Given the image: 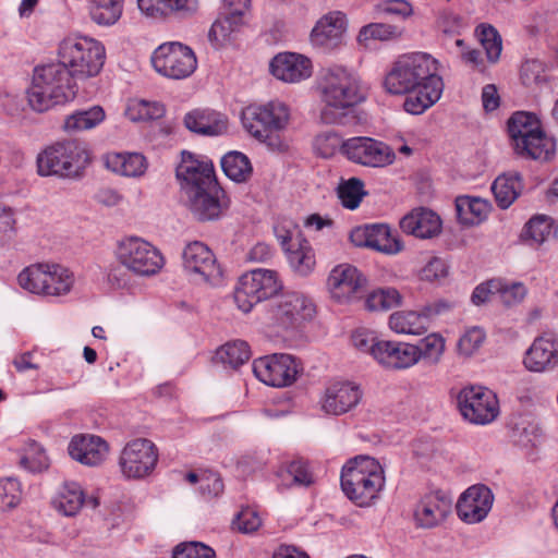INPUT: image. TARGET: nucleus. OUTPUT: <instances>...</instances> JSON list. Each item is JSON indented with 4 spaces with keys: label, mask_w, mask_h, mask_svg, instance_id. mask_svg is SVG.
Returning a JSON list of instances; mask_svg holds the SVG:
<instances>
[{
    "label": "nucleus",
    "mask_w": 558,
    "mask_h": 558,
    "mask_svg": "<svg viewBox=\"0 0 558 558\" xmlns=\"http://www.w3.org/2000/svg\"><path fill=\"white\" fill-rule=\"evenodd\" d=\"M342 141L335 132L318 134L313 143L314 150L323 158L332 157L338 149L341 150Z\"/></svg>",
    "instance_id": "obj_56"
},
{
    "label": "nucleus",
    "mask_w": 558,
    "mask_h": 558,
    "mask_svg": "<svg viewBox=\"0 0 558 558\" xmlns=\"http://www.w3.org/2000/svg\"><path fill=\"white\" fill-rule=\"evenodd\" d=\"M90 162L87 145L78 140H65L51 144L37 157L40 175L74 179L83 174Z\"/></svg>",
    "instance_id": "obj_6"
},
{
    "label": "nucleus",
    "mask_w": 558,
    "mask_h": 558,
    "mask_svg": "<svg viewBox=\"0 0 558 558\" xmlns=\"http://www.w3.org/2000/svg\"><path fill=\"white\" fill-rule=\"evenodd\" d=\"M282 284L278 275L269 269H254L240 278L234 292L238 307L248 313L255 304L278 295Z\"/></svg>",
    "instance_id": "obj_11"
},
{
    "label": "nucleus",
    "mask_w": 558,
    "mask_h": 558,
    "mask_svg": "<svg viewBox=\"0 0 558 558\" xmlns=\"http://www.w3.org/2000/svg\"><path fill=\"white\" fill-rule=\"evenodd\" d=\"M177 178L181 181L186 195L194 189H205L217 182L213 163L201 160L189 151H182L181 162L177 167Z\"/></svg>",
    "instance_id": "obj_21"
},
{
    "label": "nucleus",
    "mask_w": 558,
    "mask_h": 558,
    "mask_svg": "<svg viewBox=\"0 0 558 558\" xmlns=\"http://www.w3.org/2000/svg\"><path fill=\"white\" fill-rule=\"evenodd\" d=\"M61 63L73 78H89L99 74L105 63V48L87 37L63 39L58 49Z\"/></svg>",
    "instance_id": "obj_7"
},
{
    "label": "nucleus",
    "mask_w": 558,
    "mask_h": 558,
    "mask_svg": "<svg viewBox=\"0 0 558 558\" xmlns=\"http://www.w3.org/2000/svg\"><path fill=\"white\" fill-rule=\"evenodd\" d=\"M494 495L485 485L468 488L457 504L459 518L470 524L483 521L492 509Z\"/></svg>",
    "instance_id": "obj_23"
},
{
    "label": "nucleus",
    "mask_w": 558,
    "mask_h": 558,
    "mask_svg": "<svg viewBox=\"0 0 558 558\" xmlns=\"http://www.w3.org/2000/svg\"><path fill=\"white\" fill-rule=\"evenodd\" d=\"M270 71L280 81L298 83L312 75V62L299 53H279L271 60Z\"/></svg>",
    "instance_id": "obj_25"
},
{
    "label": "nucleus",
    "mask_w": 558,
    "mask_h": 558,
    "mask_svg": "<svg viewBox=\"0 0 558 558\" xmlns=\"http://www.w3.org/2000/svg\"><path fill=\"white\" fill-rule=\"evenodd\" d=\"M286 254L289 265L295 274L307 276L314 270L315 253L307 240L296 238V242L286 248Z\"/></svg>",
    "instance_id": "obj_35"
},
{
    "label": "nucleus",
    "mask_w": 558,
    "mask_h": 558,
    "mask_svg": "<svg viewBox=\"0 0 558 558\" xmlns=\"http://www.w3.org/2000/svg\"><path fill=\"white\" fill-rule=\"evenodd\" d=\"M433 310L427 307L423 312L398 311L390 315L389 327L399 335L421 336L428 329V317Z\"/></svg>",
    "instance_id": "obj_31"
},
{
    "label": "nucleus",
    "mask_w": 558,
    "mask_h": 558,
    "mask_svg": "<svg viewBox=\"0 0 558 558\" xmlns=\"http://www.w3.org/2000/svg\"><path fill=\"white\" fill-rule=\"evenodd\" d=\"M268 113L262 106H248L242 112V122L245 130L258 141L266 143L271 150H284L287 145L279 135H271L268 131Z\"/></svg>",
    "instance_id": "obj_28"
},
{
    "label": "nucleus",
    "mask_w": 558,
    "mask_h": 558,
    "mask_svg": "<svg viewBox=\"0 0 558 558\" xmlns=\"http://www.w3.org/2000/svg\"><path fill=\"white\" fill-rule=\"evenodd\" d=\"M140 10L147 16L162 17L178 11H192L195 0H137Z\"/></svg>",
    "instance_id": "obj_39"
},
{
    "label": "nucleus",
    "mask_w": 558,
    "mask_h": 558,
    "mask_svg": "<svg viewBox=\"0 0 558 558\" xmlns=\"http://www.w3.org/2000/svg\"><path fill=\"white\" fill-rule=\"evenodd\" d=\"M414 351L415 364L424 361L428 365H436L444 354L445 340L438 333H430L414 344Z\"/></svg>",
    "instance_id": "obj_40"
},
{
    "label": "nucleus",
    "mask_w": 558,
    "mask_h": 558,
    "mask_svg": "<svg viewBox=\"0 0 558 558\" xmlns=\"http://www.w3.org/2000/svg\"><path fill=\"white\" fill-rule=\"evenodd\" d=\"M126 113L132 121L156 120L163 117L165 107L159 102L137 100L128 107Z\"/></svg>",
    "instance_id": "obj_53"
},
{
    "label": "nucleus",
    "mask_w": 558,
    "mask_h": 558,
    "mask_svg": "<svg viewBox=\"0 0 558 558\" xmlns=\"http://www.w3.org/2000/svg\"><path fill=\"white\" fill-rule=\"evenodd\" d=\"M458 219L465 226H475L486 219L490 205L480 197L460 196L456 199Z\"/></svg>",
    "instance_id": "obj_37"
},
{
    "label": "nucleus",
    "mask_w": 558,
    "mask_h": 558,
    "mask_svg": "<svg viewBox=\"0 0 558 558\" xmlns=\"http://www.w3.org/2000/svg\"><path fill=\"white\" fill-rule=\"evenodd\" d=\"M452 498L450 494L439 489L425 495L416 505L414 520L418 527L432 529L441 525L451 513Z\"/></svg>",
    "instance_id": "obj_22"
},
{
    "label": "nucleus",
    "mask_w": 558,
    "mask_h": 558,
    "mask_svg": "<svg viewBox=\"0 0 558 558\" xmlns=\"http://www.w3.org/2000/svg\"><path fill=\"white\" fill-rule=\"evenodd\" d=\"M376 361L389 369H407L415 365L414 344L383 340L375 349Z\"/></svg>",
    "instance_id": "obj_29"
},
{
    "label": "nucleus",
    "mask_w": 558,
    "mask_h": 558,
    "mask_svg": "<svg viewBox=\"0 0 558 558\" xmlns=\"http://www.w3.org/2000/svg\"><path fill=\"white\" fill-rule=\"evenodd\" d=\"M403 232L420 239L437 235L441 230L440 218L428 209H416L403 217L400 221Z\"/></svg>",
    "instance_id": "obj_30"
},
{
    "label": "nucleus",
    "mask_w": 558,
    "mask_h": 558,
    "mask_svg": "<svg viewBox=\"0 0 558 558\" xmlns=\"http://www.w3.org/2000/svg\"><path fill=\"white\" fill-rule=\"evenodd\" d=\"M21 485L17 480L8 477L0 480V509L9 510L21 501Z\"/></svg>",
    "instance_id": "obj_55"
},
{
    "label": "nucleus",
    "mask_w": 558,
    "mask_h": 558,
    "mask_svg": "<svg viewBox=\"0 0 558 558\" xmlns=\"http://www.w3.org/2000/svg\"><path fill=\"white\" fill-rule=\"evenodd\" d=\"M523 363L536 373L555 368L558 365V339L553 335L537 337L527 349Z\"/></svg>",
    "instance_id": "obj_24"
},
{
    "label": "nucleus",
    "mask_w": 558,
    "mask_h": 558,
    "mask_svg": "<svg viewBox=\"0 0 558 558\" xmlns=\"http://www.w3.org/2000/svg\"><path fill=\"white\" fill-rule=\"evenodd\" d=\"M318 88L324 102L320 121L325 124H345L350 109L364 99L357 77L342 66L323 70Z\"/></svg>",
    "instance_id": "obj_2"
},
{
    "label": "nucleus",
    "mask_w": 558,
    "mask_h": 558,
    "mask_svg": "<svg viewBox=\"0 0 558 558\" xmlns=\"http://www.w3.org/2000/svg\"><path fill=\"white\" fill-rule=\"evenodd\" d=\"M508 133L514 151L524 158L548 160L555 153V142L542 129L531 112L517 111L508 120Z\"/></svg>",
    "instance_id": "obj_5"
},
{
    "label": "nucleus",
    "mask_w": 558,
    "mask_h": 558,
    "mask_svg": "<svg viewBox=\"0 0 558 558\" xmlns=\"http://www.w3.org/2000/svg\"><path fill=\"white\" fill-rule=\"evenodd\" d=\"M184 268L196 276L204 282L217 284L222 271L217 264L216 257L211 250L203 242L194 241L189 243L183 250Z\"/></svg>",
    "instance_id": "obj_20"
},
{
    "label": "nucleus",
    "mask_w": 558,
    "mask_h": 558,
    "mask_svg": "<svg viewBox=\"0 0 558 558\" xmlns=\"http://www.w3.org/2000/svg\"><path fill=\"white\" fill-rule=\"evenodd\" d=\"M69 454L77 462L94 466L100 464L107 457V442L95 435H75L68 447Z\"/></svg>",
    "instance_id": "obj_26"
},
{
    "label": "nucleus",
    "mask_w": 558,
    "mask_h": 558,
    "mask_svg": "<svg viewBox=\"0 0 558 558\" xmlns=\"http://www.w3.org/2000/svg\"><path fill=\"white\" fill-rule=\"evenodd\" d=\"M241 25L242 15L222 12L221 16L211 25L208 37L217 46H222L232 39V35L239 31Z\"/></svg>",
    "instance_id": "obj_42"
},
{
    "label": "nucleus",
    "mask_w": 558,
    "mask_h": 558,
    "mask_svg": "<svg viewBox=\"0 0 558 558\" xmlns=\"http://www.w3.org/2000/svg\"><path fill=\"white\" fill-rule=\"evenodd\" d=\"M402 31L390 24L371 23L363 26L357 35L359 43H366L371 39L390 40L401 37Z\"/></svg>",
    "instance_id": "obj_51"
},
{
    "label": "nucleus",
    "mask_w": 558,
    "mask_h": 558,
    "mask_svg": "<svg viewBox=\"0 0 558 558\" xmlns=\"http://www.w3.org/2000/svg\"><path fill=\"white\" fill-rule=\"evenodd\" d=\"M363 391L359 385L349 380L329 383L320 399L319 409L328 415L340 416L354 409L362 400Z\"/></svg>",
    "instance_id": "obj_18"
},
{
    "label": "nucleus",
    "mask_w": 558,
    "mask_h": 558,
    "mask_svg": "<svg viewBox=\"0 0 558 558\" xmlns=\"http://www.w3.org/2000/svg\"><path fill=\"white\" fill-rule=\"evenodd\" d=\"M402 296L395 288H378L372 291L365 301L369 311H389L401 305Z\"/></svg>",
    "instance_id": "obj_47"
},
{
    "label": "nucleus",
    "mask_w": 558,
    "mask_h": 558,
    "mask_svg": "<svg viewBox=\"0 0 558 558\" xmlns=\"http://www.w3.org/2000/svg\"><path fill=\"white\" fill-rule=\"evenodd\" d=\"M551 233L550 219L547 216H535L525 225L522 238L531 245L542 244Z\"/></svg>",
    "instance_id": "obj_50"
},
{
    "label": "nucleus",
    "mask_w": 558,
    "mask_h": 558,
    "mask_svg": "<svg viewBox=\"0 0 558 558\" xmlns=\"http://www.w3.org/2000/svg\"><path fill=\"white\" fill-rule=\"evenodd\" d=\"M500 288L497 295L502 304L508 307L521 303L526 295V289L520 282L507 283L501 280Z\"/></svg>",
    "instance_id": "obj_60"
},
{
    "label": "nucleus",
    "mask_w": 558,
    "mask_h": 558,
    "mask_svg": "<svg viewBox=\"0 0 558 558\" xmlns=\"http://www.w3.org/2000/svg\"><path fill=\"white\" fill-rule=\"evenodd\" d=\"M365 284V277L350 264L333 267L327 279L330 296L338 303L352 302L364 290Z\"/></svg>",
    "instance_id": "obj_19"
},
{
    "label": "nucleus",
    "mask_w": 558,
    "mask_h": 558,
    "mask_svg": "<svg viewBox=\"0 0 558 558\" xmlns=\"http://www.w3.org/2000/svg\"><path fill=\"white\" fill-rule=\"evenodd\" d=\"M262 524V520L257 512L252 509H243L233 521V525L240 532L252 533L255 532Z\"/></svg>",
    "instance_id": "obj_63"
},
{
    "label": "nucleus",
    "mask_w": 558,
    "mask_h": 558,
    "mask_svg": "<svg viewBox=\"0 0 558 558\" xmlns=\"http://www.w3.org/2000/svg\"><path fill=\"white\" fill-rule=\"evenodd\" d=\"M158 460L157 448L146 438H137L126 444L120 456L122 473L129 478L148 475Z\"/></svg>",
    "instance_id": "obj_16"
},
{
    "label": "nucleus",
    "mask_w": 558,
    "mask_h": 558,
    "mask_svg": "<svg viewBox=\"0 0 558 558\" xmlns=\"http://www.w3.org/2000/svg\"><path fill=\"white\" fill-rule=\"evenodd\" d=\"M221 167L227 177L236 182L245 181L252 173L248 158L239 151H230L221 159Z\"/></svg>",
    "instance_id": "obj_46"
},
{
    "label": "nucleus",
    "mask_w": 558,
    "mask_h": 558,
    "mask_svg": "<svg viewBox=\"0 0 558 558\" xmlns=\"http://www.w3.org/2000/svg\"><path fill=\"white\" fill-rule=\"evenodd\" d=\"M122 9L105 1L92 0L90 17L98 25L109 26L121 17Z\"/></svg>",
    "instance_id": "obj_54"
},
{
    "label": "nucleus",
    "mask_w": 558,
    "mask_h": 558,
    "mask_svg": "<svg viewBox=\"0 0 558 558\" xmlns=\"http://www.w3.org/2000/svg\"><path fill=\"white\" fill-rule=\"evenodd\" d=\"M380 341L373 331L367 329H357L352 333L353 345L362 352L369 353L375 360V349L379 347Z\"/></svg>",
    "instance_id": "obj_61"
},
{
    "label": "nucleus",
    "mask_w": 558,
    "mask_h": 558,
    "mask_svg": "<svg viewBox=\"0 0 558 558\" xmlns=\"http://www.w3.org/2000/svg\"><path fill=\"white\" fill-rule=\"evenodd\" d=\"M151 64L160 75L183 80L189 77L197 66L193 50L181 43H165L151 56Z\"/></svg>",
    "instance_id": "obj_12"
},
{
    "label": "nucleus",
    "mask_w": 558,
    "mask_h": 558,
    "mask_svg": "<svg viewBox=\"0 0 558 558\" xmlns=\"http://www.w3.org/2000/svg\"><path fill=\"white\" fill-rule=\"evenodd\" d=\"M77 86L69 70L59 60L36 66L28 90L29 106L44 112L56 105H63L75 98Z\"/></svg>",
    "instance_id": "obj_3"
},
{
    "label": "nucleus",
    "mask_w": 558,
    "mask_h": 558,
    "mask_svg": "<svg viewBox=\"0 0 558 558\" xmlns=\"http://www.w3.org/2000/svg\"><path fill=\"white\" fill-rule=\"evenodd\" d=\"M458 407L463 417L473 424H488L499 414L496 395L484 387L463 388L458 395Z\"/></svg>",
    "instance_id": "obj_13"
},
{
    "label": "nucleus",
    "mask_w": 558,
    "mask_h": 558,
    "mask_svg": "<svg viewBox=\"0 0 558 558\" xmlns=\"http://www.w3.org/2000/svg\"><path fill=\"white\" fill-rule=\"evenodd\" d=\"M17 281L21 288L31 293L58 296L71 291L74 276L58 264H36L22 270Z\"/></svg>",
    "instance_id": "obj_9"
},
{
    "label": "nucleus",
    "mask_w": 558,
    "mask_h": 558,
    "mask_svg": "<svg viewBox=\"0 0 558 558\" xmlns=\"http://www.w3.org/2000/svg\"><path fill=\"white\" fill-rule=\"evenodd\" d=\"M338 197L341 204L349 209L359 207L363 196L366 195L364 191V183L357 178H351L339 184L337 189Z\"/></svg>",
    "instance_id": "obj_49"
},
{
    "label": "nucleus",
    "mask_w": 558,
    "mask_h": 558,
    "mask_svg": "<svg viewBox=\"0 0 558 558\" xmlns=\"http://www.w3.org/2000/svg\"><path fill=\"white\" fill-rule=\"evenodd\" d=\"M117 260L130 272L138 277L158 274L165 260L161 253L142 238L129 236L119 241L116 248Z\"/></svg>",
    "instance_id": "obj_10"
},
{
    "label": "nucleus",
    "mask_w": 558,
    "mask_h": 558,
    "mask_svg": "<svg viewBox=\"0 0 558 558\" xmlns=\"http://www.w3.org/2000/svg\"><path fill=\"white\" fill-rule=\"evenodd\" d=\"M521 178L518 173L501 174L492 184V191L498 206L508 208L522 191Z\"/></svg>",
    "instance_id": "obj_38"
},
{
    "label": "nucleus",
    "mask_w": 558,
    "mask_h": 558,
    "mask_svg": "<svg viewBox=\"0 0 558 558\" xmlns=\"http://www.w3.org/2000/svg\"><path fill=\"white\" fill-rule=\"evenodd\" d=\"M485 333L481 328L474 327L464 332L458 342V351L461 355L471 356L482 345Z\"/></svg>",
    "instance_id": "obj_58"
},
{
    "label": "nucleus",
    "mask_w": 558,
    "mask_h": 558,
    "mask_svg": "<svg viewBox=\"0 0 558 558\" xmlns=\"http://www.w3.org/2000/svg\"><path fill=\"white\" fill-rule=\"evenodd\" d=\"M280 485L283 487H306L313 483L312 474L303 461H292L278 472Z\"/></svg>",
    "instance_id": "obj_45"
},
{
    "label": "nucleus",
    "mask_w": 558,
    "mask_h": 558,
    "mask_svg": "<svg viewBox=\"0 0 558 558\" xmlns=\"http://www.w3.org/2000/svg\"><path fill=\"white\" fill-rule=\"evenodd\" d=\"M315 313L314 304L299 292H286L271 299L259 316L268 328L288 330L308 320Z\"/></svg>",
    "instance_id": "obj_8"
},
{
    "label": "nucleus",
    "mask_w": 558,
    "mask_h": 558,
    "mask_svg": "<svg viewBox=\"0 0 558 558\" xmlns=\"http://www.w3.org/2000/svg\"><path fill=\"white\" fill-rule=\"evenodd\" d=\"M385 482L381 464L369 456L350 459L340 475L342 492L359 507L372 506L378 499Z\"/></svg>",
    "instance_id": "obj_4"
},
{
    "label": "nucleus",
    "mask_w": 558,
    "mask_h": 558,
    "mask_svg": "<svg viewBox=\"0 0 558 558\" xmlns=\"http://www.w3.org/2000/svg\"><path fill=\"white\" fill-rule=\"evenodd\" d=\"M475 35L485 49L487 61L496 63L502 51V39L498 31L493 25L483 23L475 28Z\"/></svg>",
    "instance_id": "obj_44"
},
{
    "label": "nucleus",
    "mask_w": 558,
    "mask_h": 558,
    "mask_svg": "<svg viewBox=\"0 0 558 558\" xmlns=\"http://www.w3.org/2000/svg\"><path fill=\"white\" fill-rule=\"evenodd\" d=\"M437 60L428 53L402 54L386 73L384 87L389 94L407 95L404 110L421 114L441 97L444 82L437 74Z\"/></svg>",
    "instance_id": "obj_1"
},
{
    "label": "nucleus",
    "mask_w": 558,
    "mask_h": 558,
    "mask_svg": "<svg viewBox=\"0 0 558 558\" xmlns=\"http://www.w3.org/2000/svg\"><path fill=\"white\" fill-rule=\"evenodd\" d=\"M105 118V110L100 106L75 110L64 118L62 129L69 134L80 133L96 128Z\"/></svg>",
    "instance_id": "obj_36"
},
{
    "label": "nucleus",
    "mask_w": 558,
    "mask_h": 558,
    "mask_svg": "<svg viewBox=\"0 0 558 558\" xmlns=\"http://www.w3.org/2000/svg\"><path fill=\"white\" fill-rule=\"evenodd\" d=\"M341 153L352 162L365 167L384 168L393 163L395 150L372 137H351L343 141Z\"/></svg>",
    "instance_id": "obj_15"
},
{
    "label": "nucleus",
    "mask_w": 558,
    "mask_h": 558,
    "mask_svg": "<svg viewBox=\"0 0 558 558\" xmlns=\"http://www.w3.org/2000/svg\"><path fill=\"white\" fill-rule=\"evenodd\" d=\"M107 169L116 174L138 178L145 174L148 162L144 155L140 153H109L105 157Z\"/></svg>",
    "instance_id": "obj_32"
},
{
    "label": "nucleus",
    "mask_w": 558,
    "mask_h": 558,
    "mask_svg": "<svg viewBox=\"0 0 558 558\" xmlns=\"http://www.w3.org/2000/svg\"><path fill=\"white\" fill-rule=\"evenodd\" d=\"M262 108L268 113L267 123L269 133L271 135H278V132L288 125L290 119L289 108L286 104L277 100L262 105Z\"/></svg>",
    "instance_id": "obj_52"
},
{
    "label": "nucleus",
    "mask_w": 558,
    "mask_h": 558,
    "mask_svg": "<svg viewBox=\"0 0 558 558\" xmlns=\"http://www.w3.org/2000/svg\"><path fill=\"white\" fill-rule=\"evenodd\" d=\"M85 501L93 508L99 505L97 498L86 500L82 487L77 483L70 482L62 485L52 504L60 513L72 517L81 510Z\"/></svg>",
    "instance_id": "obj_34"
},
{
    "label": "nucleus",
    "mask_w": 558,
    "mask_h": 558,
    "mask_svg": "<svg viewBox=\"0 0 558 558\" xmlns=\"http://www.w3.org/2000/svg\"><path fill=\"white\" fill-rule=\"evenodd\" d=\"M448 276V265L439 257H432L421 269L420 278L425 281H440Z\"/></svg>",
    "instance_id": "obj_62"
},
{
    "label": "nucleus",
    "mask_w": 558,
    "mask_h": 558,
    "mask_svg": "<svg viewBox=\"0 0 558 558\" xmlns=\"http://www.w3.org/2000/svg\"><path fill=\"white\" fill-rule=\"evenodd\" d=\"M21 466L33 473L46 471L50 465V460L45 449L36 441L29 440L24 448V453L20 460Z\"/></svg>",
    "instance_id": "obj_48"
},
{
    "label": "nucleus",
    "mask_w": 558,
    "mask_h": 558,
    "mask_svg": "<svg viewBox=\"0 0 558 558\" xmlns=\"http://www.w3.org/2000/svg\"><path fill=\"white\" fill-rule=\"evenodd\" d=\"M173 558H216L215 550L209 546L198 543L190 542L182 543L173 549Z\"/></svg>",
    "instance_id": "obj_57"
},
{
    "label": "nucleus",
    "mask_w": 558,
    "mask_h": 558,
    "mask_svg": "<svg viewBox=\"0 0 558 558\" xmlns=\"http://www.w3.org/2000/svg\"><path fill=\"white\" fill-rule=\"evenodd\" d=\"M345 28V15L340 11L329 12L315 24L311 33V41L319 47H336L341 43Z\"/></svg>",
    "instance_id": "obj_27"
},
{
    "label": "nucleus",
    "mask_w": 558,
    "mask_h": 558,
    "mask_svg": "<svg viewBox=\"0 0 558 558\" xmlns=\"http://www.w3.org/2000/svg\"><path fill=\"white\" fill-rule=\"evenodd\" d=\"M186 196L189 209L198 221L217 220L230 206V199L218 182L205 189H194Z\"/></svg>",
    "instance_id": "obj_17"
},
{
    "label": "nucleus",
    "mask_w": 558,
    "mask_h": 558,
    "mask_svg": "<svg viewBox=\"0 0 558 558\" xmlns=\"http://www.w3.org/2000/svg\"><path fill=\"white\" fill-rule=\"evenodd\" d=\"M216 360L232 368L247 362L251 357L250 347L245 341L228 342L216 351Z\"/></svg>",
    "instance_id": "obj_43"
},
{
    "label": "nucleus",
    "mask_w": 558,
    "mask_h": 558,
    "mask_svg": "<svg viewBox=\"0 0 558 558\" xmlns=\"http://www.w3.org/2000/svg\"><path fill=\"white\" fill-rule=\"evenodd\" d=\"M368 247L386 254H397L402 250L400 241L391 235L387 225L368 226Z\"/></svg>",
    "instance_id": "obj_41"
},
{
    "label": "nucleus",
    "mask_w": 558,
    "mask_h": 558,
    "mask_svg": "<svg viewBox=\"0 0 558 558\" xmlns=\"http://www.w3.org/2000/svg\"><path fill=\"white\" fill-rule=\"evenodd\" d=\"M253 372L264 384L282 388L296 380L301 366L294 356L275 353L256 359L253 362Z\"/></svg>",
    "instance_id": "obj_14"
},
{
    "label": "nucleus",
    "mask_w": 558,
    "mask_h": 558,
    "mask_svg": "<svg viewBox=\"0 0 558 558\" xmlns=\"http://www.w3.org/2000/svg\"><path fill=\"white\" fill-rule=\"evenodd\" d=\"M184 124L190 131L202 135H220L227 131V119L210 110L195 109L186 113Z\"/></svg>",
    "instance_id": "obj_33"
},
{
    "label": "nucleus",
    "mask_w": 558,
    "mask_h": 558,
    "mask_svg": "<svg viewBox=\"0 0 558 558\" xmlns=\"http://www.w3.org/2000/svg\"><path fill=\"white\" fill-rule=\"evenodd\" d=\"M501 279H492L477 286L472 293V302L481 305L490 300L492 295H497L501 288Z\"/></svg>",
    "instance_id": "obj_64"
},
{
    "label": "nucleus",
    "mask_w": 558,
    "mask_h": 558,
    "mask_svg": "<svg viewBox=\"0 0 558 558\" xmlns=\"http://www.w3.org/2000/svg\"><path fill=\"white\" fill-rule=\"evenodd\" d=\"M520 78L525 86L538 84L545 78V64L537 60H526L520 70Z\"/></svg>",
    "instance_id": "obj_59"
}]
</instances>
